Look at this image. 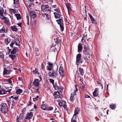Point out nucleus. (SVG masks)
Instances as JSON below:
<instances>
[{"instance_id":"72a5a7b5","label":"nucleus","mask_w":122,"mask_h":122,"mask_svg":"<svg viewBox=\"0 0 122 122\" xmlns=\"http://www.w3.org/2000/svg\"><path fill=\"white\" fill-rule=\"evenodd\" d=\"M49 13H45L44 14L43 13L42 14V16H44V15H46V18L47 19V20H49L50 18L49 17V15H48Z\"/></svg>"},{"instance_id":"13d9d810","label":"nucleus","mask_w":122,"mask_h":122,"mask_svg":"<svg viewBox=\"0 0 122 122\" xmlns=\"http://www.w3.org/2000/svg\"><path fill=\"white\" fill-rule=\"evenodd\" d=\"M44 63L43 62L41 63V68L42 69H43L44 68Z\"/></svg>"},{"instance_id":"a18cd8bd","label":"nucleus","mask_w":122,"mask_h":122,"mask_svg":"<svg viewBox=\"0 0 122 122\" xmlns=\"http://www.w3.org/2000/svg\"><path fill=\"white\" fill-rule=\"evenodd\" d=\"M26 108H24L23 109H22L21 110V113L25 114V112L26 111Z\"/></svg>"},{"instance_id":"412c9836","label":"nucleus","mask_w":122,"mask_h":122,"mask_svg":"<svg viewBox=\"0 0 122 122\" xmlns=\"http://www.w3.org/2000/svg\"><path fill=\"white\" fill-rule=\"evenodd\" d=\"M61 18H60L58 20H57L56 21L57 22V23L59 25L63 24V19H62Z\"/></svg>"},{"instance_id":"f3484780","label":"nucleus","mask_w":122,"mask_h":122,"mask_svg":"<svg viewBox=\"0 0 122 122\" xmlns=\"http://www.w3.org/2000/svg\"><path fill=\"white\" fill-rule=\"evenodd\" d=\"M39 81L38 79H35L33 83V84L35 86L37 87L39 86Z\"/></svg>"},{"instance_id":"58836bf2","label":"nucleus","mask_w":122,"mask_h":122,"mask_svg":"<svg viewBox=\"0 0 122 122\" xmlns=\"http://www.w3.org/2000/svg\"><path fill=\"white\" fill-rule=\"evenodd\" d=\"M22 90L21 89H18L16 91V93L17 94H19L22 92Z\"/></svg>"},{"instance_id":"c756f323","label":"nucleus","mask_w":122,"mask_h":122,"mask_svg":"<svg viewBox=\"0 0 122 122\" xmlns=\"http://www.w3.org/2000/svg\"><path fill=\"white\" fill-rule=\"evenodd\" d=\"M15 15L17 19V20H20L21 18V15L20 14H15Z\"/></svg>"},{"instance_id":"de8ad7c7","label":"nucleus","mask_w":122,"mask_h":122,"mask_svg":"<svg viewBox=\"0 0 122 122\" xmlns=\"http://www.w3.org/2000/svg\"><path fill=\"white\" fill-rule=\"evenodd\" d=\"M22 119H21L20 118H19V117H17L16 119V122H23V121H21V120Z\"/></svg>"},{"instance_id":"cd10ccee","label":"nucleus","mask_w":122,"mask_h":122,"mask_svg":"<svg viewBox=\"0 0 122 122\" xmlns=\"http://www.w3.org/2000/svg\"><path fill=\"white\" fill-rule=\"evenodd\" d=\"M11 29L13 31H17L18 29L15 26H11Z\"/></svg>"},{"instance_id":"0eeeda50","label":"nucleus","mask_w":122,"mask_h":122,"mask_svg":"<svg viewBox=\"0 0 122 122\" xmlns=\"http://www.w3.org/2000/svg\"><path fill=\"white\" fill-rule=\"evenodd\" d=\"M61 65H62L61 64V66H60L58 71L61 76L63 77L64 76L65 74L63 67Z\"/></svg>"},{"instance_id":"603ef678","label":"nucleus","mask_w":122,"mask_h":122,"mask_svg":"<svg viewBox=\"0 0 122 122\" xmlns=\"http://www.w3.org/2000/svg\"><path fill=\"white\" fill-rule=\"evenodd\" d=\"M54 10L56 11L57 13H61L60 11L58 8L54 9Z\"/></svg>"},{"instance_id":"f8f14e48","label":"nucleus","mask_w":122,"mask_h":122,"mask_svg":"<svg viewBox=\"0 0 122 122\" xmlns=\"http://www.w3.org/2000/svg\"><path fill=\"white\" fill-rule=\"evenodd\" d=\"M48 65L46 66L47 70L51 71L53 69V64L51 62H48Z\"/></svg>"},{"instance_id":"4c0bfd02","label":"nucleus","mask_w":122,"mask_h":122,"mask_svg":"<svg viewBox=\"0 0 122 122\" xmlns=\"http://www.w3.org/2000/svg\"><path fill=\"white\" fill-rule=\"evenodd\" d=\"M53 108L52 107H47L46 110L51 111L53 109Z\"/></svg>"},{"instance_id":"5701e85b","label":"nucleus","mask_w":122,"mask_h":122,"mask_svg":"<svg viewBox=\"0 0 122 122\" xmlns=\"http://www.w3.org/2000/svg\"><path fill=\"white\" fill-rule=\"evenodd\" d=\"M11 39L10 37H8L5 39V43L7 45H8Z\"/></svg>"},{"instance_id":"69168bd1","label":"nucleus","mask_w":122,"mask_h":122,"mask_svg":"<svg viewBox=\"0 0 122 122\" xmlns=\"http://www.w3.org/2000/svg\"><path fill=\"white\" fill-rule=\"evenodd\" d=\"M13 99L15 100H17L18 99V97H16L14 96Z\"/></svg>"},{"instance_id":"2f4dec72","label":"nucleus","mask_w":122,"mask_h":122,"mask_svg":"<svg viewBox=\"0 0 122 122\" xmlns=\"http://www.w3.org/2000/svg\"><path fill=\"white\" fill-rule=\"evenodd\" d=\"M79 109L78 107H76V108H75V110L74 114V115H76L78 114L79 113Z\"/></svg>"},{"instance_id":"79ce46f5","label":"nucleus","mask_w":122,"mask_h":122,"mask_svg":"<svg viewBox=\"0 0 122 122\" xmlns=\"http://www.w3.org/2000/svg\"><path fill=\"white\" fill-rule=\"evenodd\" d=\"M5 32V28L3 27L0 30V33H4Z\"/></svg>"},{"instance_id":"774afa93","label":"nucleus","mask_w":122,"mask_h":122,"mask_svg":"<svg viewBox=\"0 0 122 122\" xmlns=\"http://www.w3.org/2000/svg\"><path fill=\"white\" fill-rule=\"evenodd\" d=\"M79 81H81V82H82L83 83V79L82 77H80Z\"/></svg>"},{"instance_id":"c9c22d12","label":"nucleus","mask_w":122,"mask_h":122,"mask_svg":"<svg viewBox=\"0 0 122 122\" xmlns=\"http://www.w3.org/2000/svg\"><path fill=\"white\" fill-rule=\"evenodd\" d=\"M53 85L55 90H57L58 89L59 90V87L57 86L56 83H55V84H54Z\"/></svg>"},{"instance_id":"f704fd0d","label":"nucleus","mask_w":122,"mask_h":122,"mask_svg":"<svg viewBox=\"0 0 122 122\" xmlns=\"http://www.w3.org/2000/svg\"><path fill=\"white\" fill-rule=\"evenodd\" d=\"M86 55L85 58H84L85 60L86 61L87 60H89L90 59V54H86L85 55Z\"/></svg>"},{"instance_id":"4be33fe9","label":"nucleus","mask_w":122,"mask_h":122,"mask_svg":"<svg viewBox=\"0 0 122 122\" xmlns=\"http://www.w3.org/2000/svg\"><path fill=\"white\" fill-rule=\"evenodd\" d=\"M87 35H84L81 40V42L82 43H84L86 42V40L87 39Z\"/></svg>"},{"instance_id":"5fc2aeb1","label":"nucleus","mask_w":122,"mask_h":122,"mask_svg":"<svg viewBox=\"0 0 122 122\" xmlns=\"http://www.w3.org/2000/svg\"><path fill=\"white\" fill-rule=\"evenodd\" d=\"M39 97V96H37L36 97L33 98V100L34 101H35L36 100H38Z\"/></svg>"},{"instance_id":"c03bdc74","label":"nucleus","mask_w":122,"mask_h":122,"mask_svg":"<svg viewBox=\"0 0 122 122\" xmlns=\"http://www.w3.org/2000/svg\"><path fill=\"white\" fill-rule=\"evenodd\" d=\"M65 5L68 10L71 7V5L70 4L67 3Z\"/></svg>"},{"instance_id":"f03ea898","label":"nucleus","mask_w":122,"mask_h":122,"mask_svg":"<svg viewBox=\"0 0 122 122\" xmlns=\"http://www.w3.org/2000/svg\"><path fill=\"white\" fill-rule=\"evenodd\" d=\"M41 10L44 12L47 13H50L51 11V7L48 5L43 4L41 6Z\"/></svg>"},{"instance_id":"a878e982","label":"nucleus","mask_w":122,"mask_h":122,"mask_svg":"<svg viewBox=\"0 0 122 122\" xmlns=\"http://www.w3.org/2000/svg\"><path fill=\"white\" fill-rule=\"evenodd\" d=\"M79 71L81 75V76H83L84 74V71L83 69L81 68L80 67H79Z\"/></svg>"},{"instance_id":"6e6d98bb","label":"nucleus","mask_w":122,"mask_h":122,"mask_svg":"<svg viewBox=\"0 0 122 122\" xmlns=\"http://www.w3.org/2000/svg\"><path fill=\"white\" fill-rule=\"evenodd\" d=\"M98 92H96L95 93H93V96L94 97H96L98 95Z\"/></svg>"},{"instance_id":"052dcab7","label":"nucleus","mask_w":122,"mask_h":122,"mask_svg":"<svg viewBox=\"0 0 122 122\" xmlns=\"http://www.w3.org/2000/svg\"><path fill=\"white\" fill-rule=\"evenodd\" d=\"M31 105V102L30 101H29L27 104V106H30Z\"/></svg>"},{"instance_id":"37998d69","label":"nucleus","mask_w":122,"mask_h":122,"mask_svg":"<svg viewBox=\"0 0 122 122\" xmlns=\"http://www.w3.org/2000/svg\"><path fill=\"white\" fill-rule=\"evenodd\" d=\"M35 52L36 53V56L38 55L39 54V51L37 48H36L35 49Z\"/></svg>"},{"instance_id":"aec40b11","label":"nucleus","mask_w":122,"mask_h":122,"mask_svg":"<svg viewBox=\"0 0 122 122\" xmlns=\"http://www.w3.org/2000/svg\"><path fill=\"white\" fill-rule=\"evenodd\" d=\"M53 14H54L55 17L56 19H57L60 17L61 16V13L54 12Z\"/></svg>"},{"instance_id":"1a4fd4ad","label":"nucleus","mask_w":122,"mask_h":122,"mask_svg":"<svg viewBox=\"0 0 122 122\" xmlns=\"http://www.w3.org/2000/svg\"><path fill=\"white\" fill-rule=\"evenodd\" d=\"M84 49L83 50V53L84 55L90 54V50L89 48L86 45L84 46Z\"/></svg>"},{"instance_id":"6e6552de","label":"nucleus","mask_w":122,"mask_h":122,"mask_svg":"<svg viewBox=\"0 0 122 122\" xmlns=\"http://www.w3.org/2000/svg\"><path fill=\"white\" fill-rule=\"evenodd\" d=\"M8 104H11L12 106L11 107V109H15V101L14 100H11V101H10V100L7 101Z\"/></svg>"},{"instance_id":"f257e3e1","label":"nucleus","mask_w":122,"mask_h":122,"mask_svg":"<svg viewBox=\"0 0 122 122\" xmlns=\"http://www.w3.org/2000/svg\"><path fill=\"white\" fill-rule=\"evenodd\" d=\"M0 110L1 112L6 114L8 111V107L6 103H2L0 105Z\"/></svg>"},{"instance_id":"423d86ee","label":"nucleus","mask_w":122,"mask_h":122,"mask_svg":"<svg viewBox=\"0 0 122 122\" xmlns=\"http://www.w3.org/2000/svg\"><path fill=\"white\" fill-rule=\"evenodd\" d=\"M3 17L1 18V20H2L3 22L5 23L6 25L9 26L11 25V24L9 22V20L8 18L4 16H2Z\"/></svg>"},{"instance_id":"9b49d317","label":"nucleus","mask_w":122,"mask_h":122,"mask_svg":"<svg viewBox=\"0 0 122 122\" xmlns=\"http://www.w3.org/2000/svg\"><path fill=\"white\" fill-rule=\"evenodd\" d=\"M33 113L31 112H28L26 115V117L25 119L28 120L30 119L33 116Z\"/></svg>"},{"instance_id":"6ab92c4d","label":"nucleus","mask_w":122,"mask_h":122,"mask_svg":"<svg viewBox=\"0 0 122 122\" xmlns=\"http://www.w3.org/2000/svg\"><path fill=\"white\" fill-rule=\"evenodd\" d=\"M30 15L31 17L33 19H35L36 18L37 16V15L33 11H31Z\"/></svg>"},{"instance_id":"0e129e2a","label":"nucleus","mask_w":122,"mask_h":122,"mask_svg":"<svg viewBox=\"0 0 122 122\" xmlns=\"http://www.w3.org/2000/svg\"><path fill=\"white\" fill-rule=\"evenodd\" d=\"M15 44V43L14 42H12L10 44V46L11 47L13 48V46Z\"/></svg>"},{"instance_id":"bb28decb","label":"nucleus","mask_w":122,"mask_h":122,"mask_svg":"<svg viewBox=\"0 0 122 122\" xmlns=\"http://www.w3.org/2000/svg\"><path fill=\"white\" fill-rule=\"evenodd\" d=\"M61 40L59 37H58L56 39V41H55V42L57 44H58L61 42Z\"/></svg>"},{"instance_id":"9d476101","label":"nucleus","mask_w":122,"mask_h":122,"mask_svg":"<svg viewBox=\"0 0 122 122\" xmlns=\"http://www.w3.org/2000/svg\"><path fill=\"white\" fill-rule=\"evenodd\" d=\"M81 54L79 53L77 54L76 56V61L77 62H80L81 64L83 62V61L81 58Z\"/></svg>"},{"instance_id":"2eb2a0df","label":"nucleus","mask_w":122,"mask_h":122,"mask_svg":"<svg viewBox=\"0 0 122 122\" xmlns=\"http://www.w3.org/2000/svg\"><path fill=\"white\" fill-rule=\"evenodd\" d=\"M54 99L59 98L60 97V94L59 92H55L53 94Z\"/></svg>"},{"instance_id":"4468645a","label":"nucleus","mask_w":122,"mask_h":122,"mask_svg":"<svg viewBox=\"0 0 122 122\" xmlns=\"http://www.w3.org/2000/svg\"><path fill=\"white\" fill-rule=\"evenodd\" d=\"M12 71L11 69L7 70L5 68H4L3 72V75H9Z\"/></svg>"},{"instance_id":"ddd939ff","label":"nucleus","mask_w":122,"mask_h":122,"mask_svg":"<svg viewBox=\"0 0 122 122\" xmlns=\"http://www.w3.org/2000/svg\"><path fill=\"white\" fill-rule=\"evenodd\" d=\"M18 51V48L17 47H15L13 49L12 51H11V49H9V52L10 53L11 52V54H14L16 53Z\"/></svg>"},{"instance_id":"473e14b6","label":"nucleus","mask_w":122,"mask_h":122,"mask_svg":"<svg viewBox=\"0 0 122 122\" xmlns=\"http://www.w3.org/2000/svg\"><path fill=\"white\" fill-rule=\"evenodd\" d=\"M4 54L1 52H0V57L2 59V60L3 61H5V59L4 58Z\"/></svg>"},{"instance_id":"7ed1b4c3","label":"nucleus","mask_w":122,"mask_h":122,"mask_svg":"<svg viewBox=\"0 0 122 122\" xmlns=\"http://www.w3.org/2000/svg\"><path fill=\"white\" fill-rule=\"evenodd\" d=\"M9 88L0 86V94H6L7 92H10L11 89H8Z\"/></svg>"},{"instance_id":"bf43d9fd","label":"nucleus","mask_w":122,"mask_h":122,"mask_svg":"<svg viewBox=\"0 0 122 122\" xmlns=\"http://www.w3.org/2000/svg\"><path fill=\"white\" fill-rule=\"evenodd\" d=\"M97 83L98 84H99V85H100L102 86V89L103 88V86L102 84L99 81H97Z\"/></svg>"},{"instance_id":"e2e57ef3","label":"nucleus","mask_w":122,"mask_h":122,"mask_svg":"<svg viewBox=\"0 0 122 122\" xmlns=\"http://www.w3.org/2000/svg\"><path fill=\"white\" fill-rule=\"evenodd\" d=\"M98 89L97 88H95L94 92L93 93H95L96 92H98Z\"/></svg>"},{"instance_id":"20e7f679","label":"nucleus","mask_w":122,"mask_h":122,"mask_svg":"<svg viewBox=\"0 0 122 122\" xmlns=\"http://www.w3.org/2000/svg\"><path fill=\"white\" fill-rule=\"evenodd\" d=\"M48 74L49 77L53 79L57 78L58 75L57 71H49Z\"/></svg>"},{"instance_id":"7c9ffc66","label":"nucleus","mask_w":122,"mask_h":122,"mask_svg":"<svg viewBox=\"0 0 122 122\" xmlns=\"http://www.w3.org/2000/svg\"><path fill=\"white\" fill-rule=\"evenodd\" d=\"M110 107L112 109L114 110L116 107L115 104H111L109 105Z\"/></svg>"},{"instance_id":"49530a36","label":"nucleus","mask_w":122,"mask_h":122,"mask_svg":"<svg viewBox=\"0 0 122 122\" xmlns=\"http://www.w3.org/2000/svg\"><path fill=\"white\" fill-rule=\"evenodd\" d=\"M34 74H37L38 75L40 74V73L36 69H35V70L33 71Z\"/></svg>"},{"instance_id":"c85d7f7f","label":"nucleus","mask_w":122,"mask_h":122,"mask_svg":"<svg viewBox=\"0 0 122 122\" xmlns=\"http://www.w3.org/2000/svg\"><path fill=\"white\" fill-rule=\"evenodd\" d=\"M4 11V9L2 8H0V15L2 17L4 16L3 15Z\"/></svg>"},{"instance_id":"680f3d73","label":"nucleus","mask_w":122,"mask_h":122,"mask_svg":"<svg viewBox=\"0 0 122 122\" xmlns=\"http://www.w3.org/2000/svg\"><path fill=\"white\" fill-rule=\"evenodd\" d=\"M92 23L94 24H97V23L96 22V21L95 19L93 20L92 21Z\"/></svg>"},{"instance_id":"39448f33","label":"nucleus","mask_w":122,"mask_h":122,"mask_svg":"<svg viewBox=\"0 0 122 122\" xmlns=\"http://www.w3.org/2000/svg\"><path fill=\"white\" fill-rule=\"evenodd\" d=\"M58 102V105L60 107L62 106L64 109H66L67 108V105L66 104V102L63 100H58L57 101Z\"/></svg>"},{"instance_id":"a19ab883","label":"nucleus","mask_w":122,"mask_h":122,"mask_svg":"<svg viewBox=\"0 0 122 122\" xmlns=\"http://www.w3.org/2000/svg\"><path fill=\"white\" fill-rule=\"evenodd\" d=\"M12 54L10 55H9V57L11 58L12 60H13L14 58H15L16 57V56L15 55H13Z\"/></svg>"},{"instance_id":"a211bd4d","label":"nucleus","mask_w":122,"mask_h":122,"mask_svg":"<svg viewBox=\"0 0 122 122\" xmlns=\"http://www.w3.org/2000/svg\"><path fill=\"white\" fill-rule=\"evenodd\" d=\"M53 114V116L56 117V118H58L61 117V116L60 113L58 112H54Z\"/></svg>"},{"instance_id":"09e8293b","label":"nucleus","mask_w":122,"mask_h":122,"mask_svg":"<svg viewBox=\"0 0 122 122\" xmlns=\"http://www.w3.org/2000/svg\"><path fill=\"white\" fill-rule=\"evenodd\" d=\"M9 11L11 13L12 12L13 13H16V11L13 9H10Z\"/></svg>"},{"instance_id":"dca6fc26","label":"nucleus","mask_w":122,"mask_h":122,"mask_svg":"<svg viewBox=\"0 0 122 122\" xmlns=\"http://www.w3.org/2000/svg\"><path fill=\"white\" fill-rule=\"evenodd\" d=\"M82 44L80 43H79L78 46V51L80 53L81 52L83 49L82 46Z\"/></svg>"},{"instance_id":"864d4df0","label":"nucleus","mask_w":122,"mask_h":122,"mask_svg":"<svg viewBox=\"0 0 122 122\" xmlns=\"http://www.w3.org/2000/svg\"><path fill=\"white\" fill-rule=\"evenodd\" d=\"M11 79H12V78H11L7 79L6 80V81H7V82H8L9 83H11L12 82V81L11 80Z\"/></svg>"},{"instance_id":"8fccbe9b","label":"nucleus","mask_w":122,"mask_h":122,"mask_svg":"<svg viewBox=\"0 0 122 122\" xmlns=\"http://www.w3.org/2000/svg\"><path fill=\"white\" fill-rule=\"evenodd\" d=\"M24 114L21 113L20 116V118L21 119H23L24 118Z\"/></svg>"},{"instance_id":"e433bc0d","label":"nucleus","mask_w":122,"mask_h":122,"mask_svg":"<svg viewBox=\"0 0 122 122\" xmlns=\"http://www.w3.org/2000/svg\"><path fill=\"white\" fill-rule=\"evenodd\" d=\"M46 108L47 107H46V106L45 104H43L41 106V108L44 110H46Z\"/></svg>"},{"instance_id":"ea45409f","label":"nucleus","mask_w":122,"mask_h":122,"mask_svg":"<svg viewBox=\"0 0 122 122\" xmlns=\"http://www.w3.org/2000/svg\"><path fill=\"white\" fill-rule=\"evenodd\" d=\"M63 26V24L60 25L61 30V31H63L64 30V27Z\"/></svg>"},{"instance_id":"338daca9","label":"nucleus","mask_w":122,"mask_h":122,"mask_svg":"<svg viewBox=\"0 0 122 122\" xmlns=\"http://www.w3.org/2000/svg\"><path fill=\"white\" fill-rule=\"evenodd\" d=\"M78 91V90L77 89V88H76V90H74V92H73V93H72L73 94V95H76V92L77 91Z\"/></svg>"},{"instance_id":"393cba45","label":"nucleus","mask_w":122,"mask_h":122,"mask_svg":"<svg viewBox=\"0 0 122 122\" xmlns=\"http://www.w3.org/2000/svg\"><path fill=\"white\" fill-rule=\"evenodd\" d=\"M76 119L77 118L76 115H74L73 116V117L71 119V122H77L76 121Z\"/></svg>"},{"instance_id":"b1692460","label":"nucleus","mask_w":122,"mask_h":122,"mask_svg":"<svg viewBox=\"0 0 122 122\" xmlns=\"http://www.w3.org/2000/svg\"><path fill=\"white\" fill-rule=\"evenodd\" d=\"M74 95H73L72 93L71 94V96L70 97V100L72 102H74V101L75 99V98L74 97Z\"/></svg>"},{"instance_id":"3c124183","label":"nucleus","mask_w":122,"mask_h":122,"mask_svg":"<svg viewBox=\"0 0 122 122\" xmlns=\"http://www.w3.org/2000/svg\"><path fill=\"white\" fill-rule=\"evenodd\" d=\"M49 81L53 85H54V80L53 79H49Z\"/></svg>"},{"instance_id":"4d7b16f0","label":"nucleus","mask_w":122,"mask_h":122,"mask_svg":"<svg viewBox=\"0 0 122 122\" xmlns=\"http://www.w3.org/2000/svg\"><path fill=\"white\" fill-rule=\"evenodd\" d=\"M52 51L54 52H56L57 51L56 49V48L54 47L52 49Z\"/></svg>"}]
</instances>
